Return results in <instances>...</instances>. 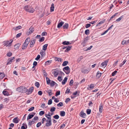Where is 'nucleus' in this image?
Returning a JSON list of instances; mask_svg holds the SVG:
<instances>
[{
  "label": "nucleus",
  "mask_w": 129,
  "mask_h": 129,
  "mask_svg": "<svg viewBox=\"0 0 129 129\" xmlns=\"http://www.w3.org/2000/svg\"><path fill=\"white\" fill-rule=\"evenodd\" d=\"M126 61V59L124 60L122 63L120 64L119 66L121 67L125 63Z\"/></svg>",
  "instance_id": "41"
},
{
  "label": "nucleus",
  "mask_w": 129,
  "mask_h": 129,
  "mask_svg": "<svg viewBox=\"0 0 129 129\" xmlns=\"http://www.w3.org/2000/svg\"><path fill=\"white\" fill-rule=\"evenodd\" d=\"M35 85L37 87H39L40 86L39 83L38 82H36L35 83Z\"/></svg>",
  "instance_id": "56"
},
{
  "label": "nucleus",
  "mask_w": 129,
  "mask_h": 129,
  "mask_svg": "<svg viewBox=\"0 0 129 129\" xmlns=\"http://www.w3.org/2000/svg\"><path fill=\"white\" fill-rule=\"evenodd\" d=\"M32 114H29L27 118V120H28V119H29L31 118H33L34 116V115L36 113L35 112H33L32 113Z\"/></svg>",
  "instance_id": "8"
},
{
  "label": "nucleus",
  "mask_w": 129,
  "mask_h": 129,
  "mask_svg": "<svg viewBox=\"0 0 129 129\" xmlns=\"http://www.w3.org/2000/svg\"><path fill=\"white\" fill-rule=\"evenodd\" d=\"M34 30V28L32 27H31L29 29V31L28 33L29 34H30L33 32Z\"/></svg>",
  "instance_id": "16"
},
{
  "label": "nucleus",
  "mask_w": 129,
  "mask_h": 129,
  "mask_svg": "<svg viewBox=\"0 0 129 129\" xmlns=\"http://www.w3.org/2000/svg\"><path fill=\"white\" fill-rule=\"evenodd\" d=\"M103 106L102 104V103H101V104H100L99 108V113H101L103 111Z\"/></svg>",
  "instance_id": "11"
},
{
  "label": "nucleus",
  "mask_w": 129,
  "mask_h": 129,
  "mask_svg": "<svg viewBox=\"0 0 129 129\" xmlns=\"http://www.w3.org/2000/svg\"><path fill=\"white\" fill-rule=\"evenodd\" d=\"M30 41V39L29 38H27L25 40L24 43L27 44H29V42Z\"/></svg>",
  "instance_id": "25"
},
{
  "label": "nucleus",
  "mask_w": 129,
  "mask_h": 129,
  "mask_svg": "<svg viewBox=\"0 0 129 129\" xmlns=\"http://www.w3.org/2000/svg\"><path fill=\"white\" fill-rule=\"evenodd\" d=\"M67 79L68 78L67 77H65L64 78V80L62 82V85H64L65 84L66 82L67 81Z\"/></svg>",
  "instance_id": "24"
},
{
  "label": "nucleus",
  "mask_w": 129,
  "mask_h": 129,
  "mask_svg": "<svg viewBox=\"0 0 129 129\" xmlns=\"http://www.w3.org/2000/svg\"><path fill=\"white\" fill-rule=\"evenodd\" d=\"M90 71V69H84L81 70V72L84 74L87 73Z\"/></svg>",
  "instance_id": "7"
},
{
  "label": "nucleus",
  "mask_w": 129,
  "mask_h": 129,
  "mask_svg": "<svg viewBox=\"0 0 129 129\" xmlns=\"http://www.w3.org/2000/svg\"><path fill=\"white\" fill-rule=\"evenodd\" d=\"M55 59L56 61L58 62H61L62 60V59L57 57H55Z\"/></svg>",
  "instance_id": "31"
},
{
  "label": "nucleus",
  "mask_w": 129,
  "mask_h": 129,
  "mask_svg": "<svg viewBox=\"0 0 129 129\" xmlns=\"http://www.w3.org/2000/svg\"><path fill=\"white\" fill-rule=\"evenodd\" d=\"M63 105V103L62 102H60L57 105V106L58 107L62 106Z\"/></svg>",
  "instance_id": "51"
},
{
  "label": "nucleus",
  "mask_w": 129,
  "mask_h": 129,
  "mask_svg": "<svg viewBox=\"0 0 129 129\" xmlns=\"http://www.w3.org/2000/svg\"><path fill=\"white\" fill-rule=\"evenodd\" d=\"M60 94V91H57L56 93L55 96H57L59 95Z\"/></svg>",
  "instance_id": "61"
},
{
  "label": "nucleus",
  "mask_w": 129,
  "mask_h": 129,
  "mask_svg": "<svg viewBox=\"0 0 129 129\" xmlns=\"http://www.w3.org/2000/svg\"><path fill=\"white\" fill-rule=\"evenodd\" d=\"M69 25L68 23H66L63 26V27L64 29H67L68 28Z\"/></svg>",
  "instance_id": "17"
},
{
  "label": "nucleus",
  "mask_w": 129,
  "mask_h": 129,
  "mask_svg": "<svg viewBox=\"0 0 129 129\" xmlns=\"http://www.w3.org/2000/svg\"><path fill=\"white\" fill-rule=\"evenodd\" d=\"M52 103V100L51 99H50V100H49L48 101V105H50Z\"/></svg>",
  "instance_id": "55"
},
{
  "label": "nucleus",
  "mask_w": 129,
  "mask_h": 129,
  "mask_svg": "<svg viewBox=\"0 0 129 129\" xmlns=\"http://www.w3.org/2000/svg\"><path fill=\"white\" fill-rule=\"evenodd\" d=\"M63 71L65 72L67 74H68L70 72V68L68 66L64 67L63 69Z\"/></svg>",
  "instance_id": "3"
},
{
  "label": "nucleus",
  "mask_w": 129,
  "mask_h": 129,
  "mask_svg": "<svg viewBox=\"0 0 129 129\" xmlns=\"http://www.w3.org/2000/svg\"><path fill=\"white\" fill-rule=\"evenodd\" d=\"M65 126V124L64 123H63V124L62 125H61L60 127V129H62L63 128H64Z\"/></svg>",
  "instance_id": "59"
},
{
  "label": "nucleus",
  "mask_w": 129,
  "mask_h": 129,
  "mask_svg": "<svg viewBox=\"0 0 129 129\" xmlns=\"http://www.w3.org/2000/svg\"><path fill=\"white\" fill-rule=\"evenodd\" d=\"M48 44H46L44 45L43 47V50H44V51H45L47 48V47L48 46Z\"/></svg>",
  "instance_id": "32"
},
{
  "label": "nucleus",
  "mask_w": 129,
  "mask_h": 129,
  "mask_svg": "<svg viewBox=\"0 0 129 129\" xmlns=\"http://www.w3.org/2000/svg\"><path fill=\"white\" fill-rule=\"evenodd\" d=\"M64 22L63 21L59 22L58 23L57 26V27L58 28H59L61 27L63 24H64Z\"/></svg>",
  "instance_id": "13"
},
{
  "label": "nucleus",
  "mask_w": 129,
  "mask_h": 129,
  "mask_svg": "<svg viewBox=\"0 0 129 129\" xmlns=\"http://www.w3.org/2000/svg\"><path fill=\"white\" fill-rule=\"evenodd\" d=\"M54 71L53 72V74L55 77H56L58 75V73L55 70H54Z\"/></svg>",
  "instance_id": "27"
},
{
  "label": "nucleus",
  "mask_w": 129,
  "mask_h": 129,
  "mask_svg": "<svg viewBox=\"0 0 129 129\" xmlns=\"http://www.w3.org/2000/svg\"><path fill=\"white\" fill-rule=\"evenodd\" d=\"M85 33L86 35H88L89 34V30L88 29L86 30L85 31Z\"/></svg>",
  "instance_id": "50"
},
{
  "label": "nucleus",
  "mask_w": 129,
  "mask_h": 129,
  "mask_svg": "<svg viewBox=\"0 0 129 129\" xmlns=\"http://www.w3.org/2000/svg\"><path fill=\"white\" fill-rule=\"evenodd\" d=\"M13 122L16 123H18L19 122V121L17 117H16L14 118L13 120Z\"/></svg>",
  "instance_id": "18"
},
{
  "label": "nucleus",
  "mask_w": 129,
  "mask_h": 129,
  "mask_svg": "<svg viewBox=\"0 0 129 129\" xmlns=\"http://www.w3.org/2000/svg\"><path fill=\"white\" fill-rule=\"evenodd\" d=\"M20 45V44L19 43H18L17 44L15 45L14 46L15 49H19Z\"/></svg>",
  "instance_id": "20"
},
{
  "label": "nucleus",
  "mask_w": 129,
  "mask_h": 129,
  "mask_svg": "<svg viewBox=\"0 0 129 129\" xmlns=\"http://www.w3.org/2000/svg\"><path fill=\"white\" fill-rule=\"evenodd\" d=\"M62 44L64 45H67L70 44L71 43H70V42L69 41H64L62 42Z\"/></svg>",
  "instance_id": "28"
},
{
  "label": "nucleus",
  "mask_w": 129,
  "mask_h": 129,
  "mask_svg": "<svg viewBox=\"0 0 129 129\" xmlns=\"http://www.w3.org/2000/svg\"><path fill=\"white\" fill-rule=\"evenodd\" d=\"M117 71L116 70H115L114 72H113L112 74V76H114L117 73Z\"/></svg>",
  "instance_id": "45"
},
{
  "label": "nucleus",
  "mask_w": 129,
  "mask_h": 129,
  "mask_svg": "<svg viewBox=\"0 0 129 129\" xmlns=\"http://www.w3.org/2000/svg\"><path fill=\"white\" fill-rule=\"evenodd\" d=\"M23 8L26 11L30 13H33L34 11V10L32 7L29 6H26Z\"/></svg>",
  "instance_id": "1"
},
{
  "label": "nucleus",
  "mask_w": 129,
  "mask_h": 129,
  "mask_svg": "<svg viewBox=\"0 0 129 129\" xmlns=\"http://www.w3.org/2000/svg\"><path fill=\"white\" fill-rule=\"evenodd\" d=\"M123 15L121 16L120 17L117 19L116 20V21L118 22L120 21L123 18Z\"/></svg>",
  "instance_id": "37"
},
{
  "label": "nucleus",
  "mask_w": 129,
  "mask_h": 129,
  "mask_svg": "<svg viewBox=\"0 0 129 129\" xmlns=\"http://www.w3.org/2000/svg\"><path fill=\"white\" fill-rule=\"evenodd\" d=\"M60 115L62 116H64L65 115V112L64 111H62L60 112Z\"/></svg>",
  "instance_id": "30"
},
{
  "label": "nucleus",
  "mask_w": 129,
  "mask_h": 129,
  "mask_svg": "<svg viewBox=\"0 0 129 129\" xmlns=\"http://www.w3.org/2000/svg\"><path fill=\"white\" fill-rule=\"evenodd\" d=\"M21 28V27L20 26H17L16 28H15V30H18V29H20Z\"/></svg>",
  "instance_id": "54"
},
{
  "label": "nucleus",
  "mask_w": 129,
  "mask_h": 129,
  "mask_svg": "<svg viewBox=\"0 0 129 129\" xmlns=\"http://www.w3.org/2000/svg\"><path fill=\"white\" fill-rule=\"evenodd\" d=\"M91 26V25L89 24H87L86 25L85 27L86 28H87L89 27H90Z\"/></svg>",
  "instance_id": "58"
},
{
  "label": "nucleus",
  "mask_w": 129,
  "mask_h": 129,
  "mask_svg": "<svg viewBox=\"0 0 129 129\" xmlns=\"http://www.w3.org/2000/svg\"><path fill=\"white\" fill-rule=\"evenodd\" d=\"M50 9L51 12H53L54 11V4L53 3H52L51 4Z\"/></svg>",
  "instance_id": "22"
},
{
  "label": "nucleus",
  "mask_w": 129,
  "mask_h": 129,
  "mask_svg": "<svg viewBox=\"0 0 129 129\" xmlns=\"http://www.w3.org/2000/svg\"><path fill=\"white\" fill-rule=\"evenodd\" d=\"M42 72L44 76L45 77H47V76L48 74L45 70H43Z\"/></svg>",
  "instance_id": "36"
},
{
  "label": "nucleus",
  "mask_w": 129,
  "mask_h": 129,
  "mask_svg": "<svg viewBox=\"0 0 129 129\" xmlns=\"http://www.w3.org/2000/svg\"><path fill=\"white\" fill-rule=\"evenodd\" d=\"M83 58V56H81L80 57H79L78 59V62H80L81 60Z\"/></svg>",
  "instance_id": "52"
},
{
  "label": "nucleus",
  "mask_w": 129,
  "mask_h": 129,
  "mask_svg": "<svg viewBox=\"0 0 129 129\" xmlns=\"http://www.w3.org/2000/svg\"><path fill=\"white\" fill-rule=\"evenodd\" d=\"M28 44H27L25 43L24 42V43L22 46V49H24L25 48H26L27 47V46Z\"/></svg>",
  "instance_id": "26"
},
{
  "label": "nucleus",
  "mask_w": 129,
  "mask_h": 129,
  "mask_svg": "<svg viewBox=\"0 0 129 129\" xmlns=\"http://www.w3.org/2000/svg\"><path fill=\"white\" fill-rule=\"evenodd\" d=\"M56 83L53 81H52L50 84L52 86H54L55 84Z\"/></svg>",
  "instance_id": "38"
},
{
  "label": "nucleus",
  "mask_w": 129,
  "mask_h": 129,
  "mask_svg": "<svg viewBox=\"0 0 129 129\" xmlns=\"http://www.w3.org/2000/svg\"><path fill=\"white\" fill-rule=\"evenodd\" d=\"M105 22V20L101 21L98 23L97 24V26L99 25L100 24L103 23Z\"/></svg>",
  "instance_id": "46"
},
{
  "label": "nucleus",
  "mask_w": 129,
  "mask_h": 129,
  "mask_svg": "<svg viewBox=\"0 0 129 129\" xmlns=\"http://www.w3.org/2000/svg\"><path fill=\"white\" fill-rule=\"evenodd\" d=\"M51 60H49L46 61L45 62V65H49L51 63Z\"/></svg>",
  "instance_id": "29"
},
{
  "label": "nucleus",
  "mask_w": 129,
  "mask_h": 129,
  "mask_svg": "<svg viewBox=\"0 0 129 129\" xmlns=\"http://www.w3.org/2000/svg\"><path fill=\"white\" fill-rule=\"evenodd\" d=\"M41 122H38L37 124V127H39L41 126Z\"/></svg>",
  "instance_id": "63"
},
{
  "label": "nucleus",
  "mask_w": 129,
  "mask_h": 129,
  "mask_svg": "<svg viewBox=\"0 0 129 129\" xmlns=\"http://www.w3.org/2000/svg\"><path fill=\"white\" fill-rule=\"evenodd\" d=\"M46 92L48 93L49 95V96H51L52 94V90H48L47 91H46Z\"/></svg>",
  "instance_id": "21"
},
{
  "label": "nucleus",
  "mask_w": 129,
  "mask_h": 129,
  "mask_svg": "<svg viewBox=\"0 0 129 129\" xmlns=\"http://www.w3.org/2000/svg\"><path fill=\"white\" fill-rule=\"evenodd\" d=\"M86 113L87 114H90L91 112V110L90 109H87L86 110Z\"/></svg>",
  "instance_id": "44"
},
{
  "label": "nucleus",
  "mask_w": 129,
  "mask_h": 129,
  "mask_svg": "<svg viewBox=\"0 0 129 129\" xmlns=\"http://www.w3.org/2000/svg\"><path fill=\"white\" fill-rule=\"evenodd\" d=\"M68 62L67 61H65L63 62L62 64V66H66L67 64L68 63Z\"/></svg>",
  "instance_id": "39"
},
{
  "label": "nucleus",
  "mask_w": 129,
  "mask_h": 129,
  "mask_svg": "<svg viewBox=\"0 0 129 129\" xmlns=\"http://www.w3.org/2000/svg\"><path fill=\"white\" fill-rule=\"evenodd\" d=\"M45 113V112H44V111H40L39 113V114L40 115V116H42V115H43Z\"/></svg>",
  "instance_id": "48"
},
{
  "label": "nucleus",
  "mask_w": 129,
  "mask_h": 129,
  "mask_svg": "<svg viewBox=\"0 0 129 129\" xmlns=\"http://www.w3.org/2000/svg\"><path fill=\"white\" fill-rule=\"evenodd\" d=\"M15 59L14 57H13L9 58L8 60V62L7 63V65L10 64L11 62L13 61V60Z\"/></svg>",
  "instance_id": "6"
},
{
  "label": "nucleus",
  "mask_w": 129,
  "mask_h": 129,
  "mask_svg": "<svg viewBox=\"0 0 129 129\" xmlns=\"http://www.w3.org/2000/svg\"><path fill=\"white\" fill-rule=\"evenodd\" d=\"M21 87H22L21 86L17 88L16 89V90L17 91H19V92H21Z\"/></svg>",
  "instance_id": "62"
},
{
  "label": "nucleus",
  "mask_w": 129,
  "mask_h": 129,
  "mask_svg": "<svg viewBox=\"0 0 129 129\" xmlns=\"http://www.w3.org/2000/svg\"><path fill=\"white\" fill-rule=\"evenodd\" d=\"M80 116L83 118H84L86 116V114L83 112H81L80 113Z\"/></svg>",
  "instance_id": "15"
},
{
  "label": "nucleus",
  "mask_w": 129,
  "mask_h": 129,
  "mask_svg": "<svg viewBox=\"0 0 129 129\" xmlns=\"http://www.w3.org/2000/svg\"><path fill=\"white\" fill-rule=\"evenodd\" d=\"M38 117L37 116H35L33 119H32V120H33L34 122L35 121H38Z\"/></svg>",
  "instance_id": "42"
},
{
  "label": "nucleus",
  "mask_w": 129,
  "mask_h": 129,
  "mask_svg": "<svg viewBox=\"0 0 129 129\" xmlns=\"http://www.w3.org/2000/svg\"><path fill=\"white\" fill-rule=\"evenodd\" d=\"M5 75L4 73H0V79H3Z\"/></svg>",
  "instance_id": "35"
},
{
  "label": "nucleus",
  "mask_w": 129,
  "mask_h": 129,
  "mask_svg": "<svg viewBox=\"0 0 129 129\" xmlns=\"http://www.w3.org/2000/svg\"><path fill=\"white\" fill-rule=\"evenodd\" d=\"M12 42L13 41H4L3 42V45L4 46H6V47L10 46H11Z\"/></svg>",
  "instance_id": "2"
},
{
  "label": "nucleus",
  "mask_w": 129,
  "mask_h": 129,
  "mask_svg": "<svg viewBox=\"0 0 129 129\" xmlns=\"http://www.w3.org/2000/svg\"><path fill=\"white\" fill-rule=\"evenodd\" d=\"M47 83V84L49 85L51 83V80H50L47 77L46 78Z\"/></svg>",
  "instance_id": "23"
},
{
  "label": "nucleus",
  "mask_w": 129,
  "mask_h": 129,
  "mask_svg": "<svg viewBox=\"0 0 129 129\" xmlns=\"http://www.w3.org/2000/svg\"><path fill=\"white\" fill-rule=\"evenodd\" d=\"M45 116L46 117L49 119H51V115L49 114H46Z\"/></svg>",
  "instance_id": "34"
},
{
  "label": "nucleus",
  "mask_w": 129,
  "mask_h": 129,
  "mask_svg": "<svg viewBox=\"0 0 129 129\" xmlns=\"http://www.w3.org/2000/svg\"><path fill=\"white\" fill-rule=\"evenodd\" d=\"M45 52L44 51L42 50H41L40 51V54L41 55L43 56L44 55V53Z\"/></svg>",
  "instance_id": "64"
},
{
  "label": "nucleus",
  "mask_w": 129,
  "mask_h": 129,
  "mask_svg": "<svg viewBox=\"0 0 129 129\" xmlns=\"http://www.w3.org/2000/svg\"><path fill=\"white\" fill-rule=\"evenodd\" d=\"M71 46H67L66 48V49L64 51V52H67L68 51L70 50L71 48Z\"/></svg>",
  "instance_id": "14"
},
{
  "label": "nucleus",
  "mask_w": 129,
  "mask_h": 129,
  "mask_svg": "<svg viewBox=\"0 0 129 129\" xmlns=\"http://www.w3.org/2000/svg\"><path fill=\"white\" fill-rule=\"evenodd\" d=\"M37 62L36 61H35L34 62L33 64V68H34V67L35 66H36L37 64Z\"/></svg>",
  "instance_id": "57"
},
{
  "label": "nucleus",
  "mask_w": 129,
  "mask_h": 129,
  "mask_svg": "<svg viewBox=\"0 0 129 129\" xmlns=\"http://www.w3.org/2000/svg\"><path fill=\"white\" fill-rule=\"evenodd\" d=\"M44 39L45 38L44 37H42L40 39L39 41L41 42H42L44 41Z\"/></svg>",
  "instance_id": "53"
},
{
  "label": "nucleus",
  "mask_w": 129,
  "mask_h": 129,
  "mask_svg": "<svg viewBox=\"0 0 129 129\" xmlns=\"http://www.w3.org/2000/svg\"><path fill=\"white\" fill-rule=\"evenodd\" d=\"M33 87H30L28 89V92L27 93V94H29L33 92L34 90Z\"/></svg>",
  "instance_id": "12"
},
{
  "label": "nucleus",
  "mask_w": 129,
  "mask_h": 129,
  "mask_svg": "<svg viewBox=\"0 0 129 129\" xmlns=\"http://www.w3.org/2000/svg\"><path fill=\"white\" fill-rule=\"evenodd\" d=\"M53 117L55 119H57L59 118V117L58 115H57L54 116Z\"/></svg>",
  "instance_id": "47"
},
{
  "label": "nucleus",
  "mask_w": 129,
  "mask_h": 129,
  "mask_svg": "<svg viewBox=\"0 0 129 129\" xmlns=\"http://www.w3.org/2000/svg\"><path fill=\"white\" fill-rule=\"evenodd\" d=\"M107 64L105 63L104 62H103L101 64L102 67L105 68L107 66Z\"/></svg>",
  "instance_id": "40"
},
{
  "label": "nucleus",
  "mask_w": 129,
  "mask_h": 129,
  "mask_svg": "<svg viewBox=\"0 0 129 129\" xmlns=\"http://www.w3.org/2000/svg\"><path fill=\"white\" fill-rule=\"evenodd\" d=\"M47 123L44 126L49 127L52 124L51 119H49L46 120Z\"/></svg>",
  "instance_id": "5"
},
{
  "label": "nucleus",
  "mask_w": 129,
  "mask_h": 129,
  "mask_svg": "<svg viewBox=\"0 0 129 129\" xmlns=\"http://www.w3.org/2000/svg\"><path fill=\"white\" fill-rule=\"evenodd\" d=\"M89 37H87L85 38L84 39V40L83 42L81 43V45L83 46H84L85 45L86 43L87 42L88 40H89Z\"/></svg>",
  "instance_id": "4"
},
{
  "label": "nucleus",
  "mask_w": 129,
  "mask_h": 129,
  "mask_svg": "<svg viewBox=\"0 0 129 129\" xmlns=\"http://www.w3.org/2000/svg\"><path fill=\"white\" fill-rule=\"evenodd\" d=\"M73 79H72L70 80V81L69 82V85L70 86H71V85H72L73 84Z\"/></svg>",
  "instance_id": "60"
},
{
  "label": "nucleus",
  "mask_w": 129,
  "mask_h": 129,
  "mask_svg": "<svg viewBox=\"0 0 129 129\" xmlns=\"http://www.w3.org/2000/svg\"><path fill=\"white\" fill-rule=\"evenodd\" d=\"M35 123V122L34 121V120H29L28 123V125L31 126L34 123Z\"/></svg>",
  "instance_id": "19"
},
{
  "label": "nucleus",
  "mask_w": 129,
  "mask_h": 129,
  "mask_svg": "<svg viewBox=\"0 0 129 129\" xmlns=\"http://www.w3.org/2000/svg\"><path fill=\"white\" fill-rule=\"evenodd\" d=\"M102 73H100L99 71L97 72V77L98 78H99L101 76Z\"/></svg>",
  "instance_id": "43"
},
{
  "label": "nucleus",
  "mask_w": 129,
  "mask_h": 129,
  "mask_svg": "<svg viewBox=\"0 0 129 129\" xmlns=\"http://www.w3.org/2000/svg\"><path fill=\"white\" fill-rule=\"evenodd\" d=\"M55 109H56V108L55 107H52L50 109V111L51 112H53L54 111H55Z\"/></svg>",
  "instance_id": "49"
},
{
  "label": "nucleus",
  "mask_w": 129,
  "mask_h": 129,
  "mask_svg": "<svg viewBox=\"0 0 129 129\" xmlns=\"http://www.w3.org/2000/svg\"><path fill=\"white\" fill-rule=\"evenodd\" d=\"M3 94L5 95L8 96L9 94L8 92L5 90L3 91Z\"/></svg>",
  "instance_id": "33"
},
{
  "label": "nucleus",
  "mask_w": 129,
  "mask_h": 129,
  "mask_svg": "<svg viewBox=\"0 0 129 129\" xmlns=\"http://www.w3.org/2000/svg\"><path fill=\"white\" fill-rule=\"evenodd\" d=\"M21 88V91L22 93L26 92L28 91V89L26 87H22Z\"/></svg>",
  "instance_id": "10"
},
{
  "label": "nucleus",
  "mask_w": 129,
  "mask_h": 129,
  "mask_svg": "<svg viewBox=\"0 0 129 129\" xmlns=\"http://www.w3.org/2000/svg\"><path fill=\"white\" fill-rule=\"evenodd\" d=\"M36 40L34 39H32L30 43V47H33V45H34L35 43Z\"/></svg>",
  "instance_id": "9"
}]
</instances>
